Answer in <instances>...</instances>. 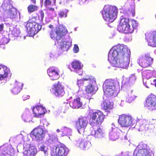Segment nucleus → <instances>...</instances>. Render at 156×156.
Wrapping results in <instances>:
<instances>
[{"label":"nucleus","mask_w":156,"mask_h":156,"mask_svg":"<svg viewBox=\"0 0 156 156\" xmlns=\"http://www.w3.org/2000/svg\"><path fill=\"white\" fill-rule=\"evenodd\" d=\"M108 60L112 63L114 66L127 69L130 59V51L127 47L118 44L112 48L108 54Z\"/></svg>","instance_id":"1"},{"label":"nucleus","mask_w":156,"mask_h":156,"mask_svg":"<svg viewBox=\"0 0 156 156\" xmlns=\"http://www.w3.org/2000/svg\"><path fill=\"white\" fill-rule=\"evenodd\" d=\"M118 8L115 5H105L101 11L104 20L109 23L114 21L117 17Z\"/></svg>","instance_id":"2"},{"label":"nucleus","mask_w":156,"mask_h":156,"mask_svg":"<svg viewBox=\"0 0 156 156\" xmlns=\"http://www.w3.org/2000/svg\"><path fill=\"white\" fill-rule=\"evenodd\" d=\"M68 31L66 27L60 24L55 27V30L52 29L49 34L50 37L53 40L58 41L64 38L67 34Z\"/></svg>","instance_id":"3"},{"label":"nucleus","mask_w":156,"mask_h":156,"mask_svg":"<svg viewBox=\"0 0 156 156\" xmlns=\"http://www.w3.org/2000/svg\"><path fill=\"white\" fill-rule=\"evenodd\" d=\"M26 30L30 36H33L37 33L42 28L41 26L32 19H29L24 23Z\"/></svg>","instance_id":"4"},{"label":"nucleus","mask_w":156,"mask_h":156,"mask_svg":"<svg viewBox=\"0 0 156 156\" xmlns=\"http://www.w3.org/2000/svg\"><path fill=\"white\" fill-rule=\"evenodd\" d=\"M91 125H100L104 121L105 115L101 111H90L89 113Z\"/></svg>","instance_id":"5"},{"label":"nucleus","mask_w":156,"mask_h":156,"mask_svg":"<svg viewBox=\"0 0 156 156\" xmlns=\"http://www.w3.org/2000/svg\"><path fill=\"white\" fill-rule=\"evenodd\" d=\"M46 133V130L39 126L34 128L30 132V135L33 140L38 142L44 139Z\"/></svg>","instance_id":"6"},{"label":"nucleus","mask_w":156,"mask_h":156,"mask_svg":"<svg viewBox=\"0 0 156 156\" xmlns=\"http://www.w3.org/2000/svg\"><path fill=\"white\" fill-rule=\"evenodd\" d=\"M69 150L62 144L55 146L51 149V154L52 156H67Z\"/></svg>","instance_id":"7"},{"label":"nucleus","mask_w":156,"mask_h":156,"mask_svg":"<svg viewBox=\"0 0 156 156\" xmlns=\"http://www.w3.org/2000/svg\"><path fill=\"white\" fill-rule=\"evenodd\" d=\"M129 20L126 18H122L120 20L118 26L117 30L120 32L125 34H131L133 32V29L130 28Z\"/></svg>","instance_id":"8"},{"label":"nucleus","mask_w":156,"mask_h":156,"mask_svg":"<svg viewBox=\"0 0 156 156\" xmlns=\"http://www.w3.org/2000/svg\"><path fill=\"white\" fill-rule=\"evenodd\" d=\"M153 62V59L150 56L149 53L145 54L140 57L137 62L140 66L143 68L151 66Z\"/></svg>","instance_id":"9"},{"label":"nucleus","mask_w":156,"mask_h":156,"mask_svg":"<svg viewBox=\"0 0 156 156\" xmlns=\"http://www.w3.org/2000/svg\"><path fill=\"white\" fill-rule=\"evenodd\" d=\"M133 121L130 115L123 114L119 115L118 122L122 127H128L131 126Z\"/></svg>","instance_id":"10"},{"label":"nucleus","mask_w":156,"mask_h":156,"mask_svg":"<svg viewBox=\"0 0 156 156\" xmlns=\"http://www.w3.org/2000/svg\"><path fill=\"white\" fill-rule=\"evenodd\" d=\"M145 101V107L151 110L156 109V95L151 94L147 96Z\"/></svg>","instance_id":"11"},{"label":"nucleus","mask_w":156,"mask_h":156,"mask_svg":"<svg viewBox=\"0 0 156 156\" xmlns=\"http://www.w3.org/2000/svg\"><path fill=\"white\" fill-rule=\"evenodd\" d=\"M54 87L50 89L51 92L54 91V94L56 97H62L65 94L64 87L59 81H58L57 83L53 85Z\"/></svg>","instance_id":"12"},{"label":"nucleus","mask_w":156,"mask_h":156,"mask_svg":"<svg viewBox=\"0 0 156 156\" xmlns=\"http://www.w3.org/2000/svg\"><path fill=\"white\" fill-rule=\"evenodd\" d=\"M12 146L8 144H4L0 147V154L2 156H10L13 154Z\"/></svg>","instance_id":"13"},{"label":"nucleus","mask_w":156,"mask_h":156,"mask_svg":"<svg viewBox=\"0 0 156 156\" xmlns=\"http://www.w3.org/2000/svg\"><path fill=\"white\" fill-rule=\"evenodd\" d=\"M88 122L84 117H80L76 122L75 126L78 131L81 129H84L88 125Z\"/></svg>","instance_id":"14"},{"label":"nucleus","mask_w":156,"mask_h":156,"mask_svg":"<svg viewBox=\"0 0 156 156\" xmlns=\"http://www.w3.org/2000/svg\"><path fill=\"white\" fill-rule=\"evenodd\" d=\"M32 111L35 117L41 118L45 114L46 109L42 106L37 105L33 108Z\"/></svg>","instance_id":"15"},{"label":"nucleus","mask_w":156,"mask_h":156,"mask_svg":"<svg viewBox=\"0 0 156 156\" xmlns=\"http://www.w3.org/2000/svg\"><path fill=\"white\" fill-rule=\"evenodd\" d=\"M88 81L89 83H96V80L95 78L90 75H87L83 79L78 80L77 81V84L78 86L81 87L84 85V82L85 81Z\"/></svg>","instance_id":"16"},{"label":"nucleus","mask_w":156,"mask_h":156,"mask_svg":"<svg viewBox=\"0 0 156 156\" xmlns=\"http://www.w3.org/2000/svg\"><path fill=\"white\" fill-rule=\"evenodd\" d=\"M47 73L52 80L58 79L60 77L59 72L57 69L53 67H50L47 71Z\"/></svg>","instance_id":"17"},{"label":"nucleus","mask_w":156,"mask_h":156,"mask_svg":"<svg viewBox=\"0 0 156 156\" xmlns=\"http://www.w3.org/2000/svg\"><path fill=\"white\" fill-rule=\"evenodd\" d=\"M119 86V83L116 81L112 79L106 80L103 84V88H116Z\"/></svg>","instance_id":"18"},{"label":"nucleus","mask_w":156,"mask_h":156,"mask_svg":"<svg viewBox=\"0 0 156 156\" xmlns=\"http://www.w3.org/2000/svg\"><path fill=\"white\" fill-rule=\"evenodd\" d=\"M133 156H151L150 150L147 149L142 148L136 149Z\"/></svg>","instance_id":"19"},{"label":"nucleus","mask_w":156,"mask_h":156,"mask_svg":"<svg viewBox=\"0 0 156 156\" xmlns=\"http://www.w3.org/2000/svg\"><path fill=\"white\" fill-rule=\"evenodd\" d=\"M23 84L21 82L16 81L12 85V92L14 94H18L22 89Z\"/></svg>","instance_id":"20"},{"label":"nucleus","mask_w":156,"mask_h":156,"mask_svg":"<svg viewBox=\"0 0 156 156\" xmlns=\"http://www.w3.org/2000/svg\"><path fill=\"white\" fill-rule=\"evenodd\" d=\"M71 65L74 71L77 73H78L79 71L82 69L83 66L81 62L77 60L73 61L71 63Z\"/></svg>","instance_id":"21"},{"label":"nucleus","mask_w":156,"mask_h":156,"mask_svg":"<svg viewBox=\"0 0 156 156\" xmlns=\"http://www.w3.org/2000/svg\"><path fill=\"white\" fill-rule=\"evenodd\" d=\"M9 72V69L6 66L0 65V80L7 77Z\"/></svg>","instance_id":"22"},{"label":"nucleus","mask_w":156,"mask_h":156,"mask_svg":"<svg viewBox=\"0 0 156 156\" xmlns=\"http://www.w3.org/2000/svg\"><path fill=\"white\" fill-rule=\"evenodd\" d=\"M105 94L107 97H111L117 95L116 88H104Z\"/></svg>","instance_id":"23"},{"label":"nucleus","mask_w":156,"mask_h":156,"mask_svg":"<svg viewBox=\"0 0 156 156\" xmlns=\"http://www.w3.org/2000/svg\"><path fill=\"white\" fill-rule=\"evenodd\" d=\"M103 109L105 112L110 113L113 108V103L108 101L105 100L103 102Z\"/></svg>","instance_id":"24"},{"label":"nucleus","mask_w":156,"mask_h":156,"mask_svg":"<svg viewBox=\"0 0 156 156\" xmlns=\"http://www.w3.org/2000/svg\"><path fill=\"white\" fill-rule=\"evenodd\" d=\"M94 136L96 138L101 139L104 138L105 134L103 129L100 127L95 130Z\"/></svg>","instance_id":"25"},{"label":"nucleus","mask_w":156,"mask_h":156,"mask_svg":"<svg viewBox=\"0 0 156 156\" xmlns=\"http://www.w3.org/2000/svg\"><path fill=\"white\" fill-rule=\"evenodd\" d=\"M82 105V103L80 101V98L78 97L73 99L70 105L74 109H77L81 107Z\"/></svg>","instance_id":"26"},{"label":"nucleus","mask_w":156,"mask_h":156,"mask_svg":"<svg viewBox=\"0 0 156 156\" xmlns=\"http://www.w3.org/2000/svg\"><path fill=\"white\" fill-rule=\"evenodd\" d=\"M44 16V13L43 11L40 10L39 13L36 16L33 17L31 19L37 23L42 22Z\"/></svg>","instance_id":"27"},{"label":"nucleus","mask_w":156,"mask_h":156,"mask_svg":"<svg viewBox=\"0 0 156 156\" xmlns=\"http://www.w3.org/2000/svg\"><path fill=\"white\" fill-rule=\"evenodd\" d=\"M78 146L84 150H88L91 147L90 144L89 142L80 141L78 143Z\"/></svg>","instance_id":"28"},{"label":"nucleus","mask_w":156,"mask_h":156,"mask_svg":"<svg viewBox=\"0 0 156 156\" xmlns=\"http://www.w3.org/2000/svg\"><path fill=\"white\" fill-rule=\"evenodd\" d=\"M90 84L86 87L85 90L87 93L93 94L95 93L96 90L95 89L93 85L94 83Z\"/></svg>","instance_id":"29"},{"label":"nucleus","mask_w":156,"mask_h":156,"mask_svg":"<svg viewBox=\"0 0 156 156\" xmlns=\"http://www.w3.org/2000/svg\"><path fill=\"white\" fill-rule=\"evenodd\" d=\"M23 153V156H34L36 154L34 150L30 147L28 150H25Z\"/></svg>","instance_id":"30"},{"label":"nucleus","mask_w":156,"mask_h":156,"mask_svg":"<svg viewBox=\"0 0 156 156\" xmlns=\"http://www.w3.org/2000/svg\"><path fill=\"white\" fill-rule=\"evenodd\" d=\"M71 44L69 41H63L61 44V48L63 51H67L71 46Z\"/></svg>","instance_id":"31"},{"label":"nucleus","mask_w":156,"mask_h":156,"mask_svg":"<svg viewBox=\"0 0 156 156\" xmlns=\"http://www.w3.org/2000/svg\"><path fill=\"white\" fill-rule=\"evenodd\" d=\"M142 75L143 78L148 79L151 77L152 73L149 70H145L142 73Z\"/></svg>","instance_id":"32"},{"label":"nucleus","mask_w":156,"mask_h":156,"mask_svg":"<svg viewBox=\"0 0 156 156\" xmlns=\"http://www.w3.org/2000/svg\"><path fill=\"white\" fill-rule=\"evenodd\" d=\"M120 136V133L119 132L111 133L110 135V139L113 140H115L118 139Z\"/></svg>","instance_id":"33"},{"label":"nucleus","mask_w":156,"mask_h":156,"mask_svg":"<svg viewBox=\"0 0 156 156\" xmlns=\"http://www.w3.org/2000/svg\"><path fill=\"white\" fill-rule=\"evenodd\" d=\"M145 39L148 40L152 37L153 39L156 36V31L147 32L145 34Z\"/></svg>","instance_id":"34"},{"label":"nucleus","mask_w":156,"mask_h":156,"mask_svg":"<svg viewBox=\"0 0 156 156\" xmlns=\"http://www.w3.org/2000/svg\"><path fill=\"white\" fill-rule=\"evenodd\" d=\"M11 5L8 2H4L1 6V7L3 9V11L6 12V11H9L11 9Z\"/></svg>","instance_id":"35"},{"label":"nucleus","mask_w":156,"mask_h":156,"mask_svg":"<svg viewBox=\"0 0 156 156\" xmlns=\"http://www.w3.org/2000/svg\"><path fill=\"white\" fill-rule=\"evenodd\" d=\"M38 8L37 5L30 4L27 7V10L29 13H31L37 11Z\"/></svg>","instance_id":"36"},{"label":"nucleus","mask_w":156,"mask_h":156,"mask_svg":"<svg viewBox=\"0 0 156 156\" xmlns=\"http://www.w3.org/2000/svg\"><path fill=\"white\" fill-rule=\"evenodd\" d=\"M131 94L130 93H129L128 94V96L127 95H125V98L126 101L129 103L133 101L135 98L134 95H131Z\"/></svg>","instance_id":"37"},{"label":"nucleus","mask_w":156,"mask_h":156,"mask_svg":"<svg viewBox=\"0 0 156 156\" xmlns=\"http://www.w3.org/2000/svg\"><path fill=\"white\" fill-rule=\"evenodd\" d=\"M44 1V4L46 6L52 5L55 3L56 0H41L42 3Z\"/></svg>","instance_id":"38"},{"label":"nucleus","mask_w":156,"mask_h":156,"mask_svg":"<svg viewBox=\"0 0 156 156\" xmlns=\"http://www.w3.org/2000/svg\"><path fill=\"white\" fill-rule=\"evenodd\" d=\"M68 12V10L66 9H63L59 12L58 15L60 18L66 17L67 16Z\"/></svg>","instance_id":"39"},{"label":"nucleus","mask_w":156,"mask_h":156,"mask_svg":"<svg viewBox=\"0 0 156 156\" xmlns=\"http://www.w3.org/2000/svg\"><path fill=\"white\" fill-rule=\"evenodd\" d=\"M69 129L66 127H62L61 129V131L62 133L63 136L66 135L69 132Z\"/></svg>","instance_id":"40"},{"label":"nucleus","mask_w":156,"mask_h":156,"mask_svg":"<svg viewBox=\"0 0 156 156\" xmlns=\"http://www.w3.org/2000/svg\"><path fill=\"white\" fill-rule=\"evenodd\" d=\"M20 33V30L15 28L12 31V34L15 37H17L19 36Z\"/></svg>","instance_id":"41"},{"label":"nucleus","mask_w":156,"mask_h":156,"mask_svg":"<svg viewBox=\"0 0 156 156\" xmlns=\"http://www.w3.org/2000/svg\"><path fill=\"white\" fill-rule=\"evenodd\" d=\"M131 27L130 26V28H132L133 29V32L134 31V29H135L136 27H137V24L136 22V21L134 20H132L131 21Z\"/></svg>","instance_id":"42"},{"label":"nucleus","mask_w":156,"mask_h":156,"mask_svg":"<svg viewBox=\"0 0 156 156\" xmlns=\"http://www.w3.org/2000/svg\"><path fill=\"white\" fill-rule=\"evenodd\" d=\"M148 45L153 47H156V36L153 38L152 41H149Z\"/></svg>","instance_id":"43"},{"label":"nucleus","mask_w":156,"mask_h":156,"mask_svg":"<svg viewBox=\"0 0 156 156\" xmlns=\"http://www.w3.org/2000/svg\"><path fill=\"white\" fill-rule=\"evenodd\" d=\"M128 13L130 15L132 16H134L135 15V8L134 6H133L131 8L129 9L128 11Z\"/></svg>","instance_id":"44"},{"label":"nucleus","mask_w":156,"mask_h":156,"mask_svg":"<svg viewBox=\"0 0 156 156\" xmlns=\"http://www.w3.org/2000/svg\"><path fill=\"white\" fill-rule=\"evenodd\" d=\"M10 12L9 14L10 18L11 19L15 18L16 15V13L15 11L12 10H10Z\"/></svg>","instance_id":"45"},{"label":"nucleus","mask_w":156,"mask_h":156,"mask_svg":"<svg viewBox=\"0 0 156 156\" xmlns=\"http://www.w3.org/2000/svg\"><path fill=\"white\" fill-rule=\"evenodd\" d=\"M9 41L8 38L5 37L2 38L0 40V43L2 44L5 45L7 44Z\"/></svg>","instance_id":"46"},{"label":"nucleus","mask_w":156,"mask_h":156,"mask_svg":"<svg viewBox=\"0 0 156 156\" xmlns=\"http://www.w3.org/2000/svg\"><path fill=\"white\" fill-rule=\"evenodd\" d=\"M73 51L75 53H77L79 51V48L77 44H75L73 48Z\"/></svg>","instance_id":"47"},{"label":"nucleus","mask_w":156,"mask_h":156,"mask_svg":"<svg viewBox=\"0 0 156 156\" xmlns=\"http://www.w3.org/2000/svg\"><path fill=\"white\" fill-rule=\"evenodd\" d=\"M30 98V96L27 94H25L22 96V98L24 101L29 99Z\"/></svg>","instance_id":"48"},{"label":"nucleus","mask_w":156,"mask_h":156,"mask_svg":"<svg viewBox=\"0 0 156 156\" xmlns=\"http://www.w3.org/2000/svg\"><path fill=\"white\" fill-rule=\"evenodd\" d=\"M45 146L44 145H43L41 146L40 150L41 151H45Z\"/></svg>","instance_id":"49"},{"label":"nucleus","mask_w":156,"mask_h":156,"mask_svg":"<svg viewBox=\"0 0 156 156\" xmlns=\"http://www.w3.org/2000/svg\"><path fill=\"white\" fill-rule=\"evenodd\" d=\"M4 25L3 24L0 25V32L2 31L3 29Z\"/></svg>","instance_id":"50"},{"label":"nucleus","mask_w":156,"mask_h":156,"mask_svg":"<svg viewBox=\"0 0 156 156\" xmlns=\"http://www.w3.org/2000/svg\"><path fill=\"white\" fill-rule=\"evenodd\" d=\"M48 27L50 29H52L54 28V26L51 24H50L48 26Z\"/></svg>","instance_id":"51"},{"label":"nucleus","mask_w":156,"mask_h":156,"mask_svg":"<svg viewBox=\"0 0 156 156\" xmlns=\"http://www.w3.org/2000/svg\"><path fill=\"white\" fill-rule=\"evenodd\" d=\"M153 82L154 86L156 87V79L154 80L153 81Z\"/></svg>","instance_id":"52"},{"label":"nucleus","mask_w":156,"mask_h":156,"mask_svg":"<svg viewBox=\"0 0 156 156\" xmlns=\"http://www.w3.org/2000/svg\"><path fill=\"white\" fill-rule=\"evenodd\" d=\"M48 9L49 10L52 11H54V9L53 8H48Z\"/></svg>","instance_id":"53"},{"label":"nucleus","mask_w":156,"mask_h":156,"mask_svg":"<svg viewBox=\"0 0 156 156\" xmlns=\"http://www.w3.org/2000/svg\"><path fill=\"white\" fill-rule=\"evenodd\" d=\"M30 1L32 2L33 4H35L36 3V0H30Z\"/></svg>","instance_id":"54"},{"label":"nucleus","mask_w":156,"mask_h":156,"mask_svg":"<svg viewBox=\"0 0 156 156\" xmlns=\"http://www.w3.org/2000/svg\"><path fill=\"white\" fill-rule=\"evenodd\" d=\"M56 131L57 132H58V133H59L60 132H61V130H60V129H57L56 130Z\"/></svg>","instance_id":"55"},{"label":"nucleus","mask_w":156,"mask_h":156,"mask_svg":"<svg viewBox=\"0 0 156 156\" xmlns=\"http://www.w3.org/2000/svg\"><path fill=\"white\" fill-rule=\"evenodd\" d=\"M66 104H67V105H68V107H69V103H67Z\"/></svg>","instance_id":"56"},{"label":"nucleus","mask_w":156,"mask_h":156,"mask_svg":"<svg viewBox=\"0 0 156 156\" xmlns=\"http://www.w3.org/2000/svg\"><path fill=\"white\" fill-rule=\"evenodd\" d=\"M91 98H89V101H90V99Z\"/></svg>","instance_id":"57"},{"label":"nucleus","mask_w":156,"mask_h":156,"mask_svg":"<svg viewBox=\"0 0 156 156\" xmlns=\"http://www.w3.org/2000/svg\"><path fill=\"white\" fill-rule=\"evenodd\" d=\"M121 18H122V17H121ZM122 18H123V17H122Z\"/></svg>","instance_id":"58"}]
</instances>
